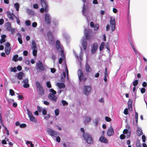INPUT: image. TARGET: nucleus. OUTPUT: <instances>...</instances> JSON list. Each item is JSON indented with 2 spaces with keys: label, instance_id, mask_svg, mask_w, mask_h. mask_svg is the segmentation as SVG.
Returning <instances> with one entry per match:
<instances>
[{
  "label": "nucleus",
  "instance_id": "obj_1",
  "mask_svg": "<svg viewBox=\"0 0 147 147\" xmlns=\"http://www.w3.org/2000/svg\"><path fill=\"white\" fill-rule=\"evenodd\" d=\"M84 36L82 38L81 44L83 49L86 51L87 45L86 40L90 41L93 38V33L92 30L88 29L85 28L84 29Z\"/></svg>",
  "mask_w": 147,
  "mask_h": 147
},
{
  "label": "nucleus",
  "instance_id": "obj_2",
  "mask_svg": "<svg viewBox=\"0 0 147 147\" xmlns=\"http://www.w3.org/2000/svg\"><path fill=\"white\" fill-rule=\"evenodd\" d=\"M47 132L51 136L56 138L57 142L59 143L61 142V138L59 137V132L49 128H47Z\"/></svg>",
  "mask_w": 147,
  "mask_h": 147
},
{
  "label": "nucleus",
  "instance_id": "obj_3",
  "mask_svg": "<svg viewBox=\"0 0 147 147\" xmlns=\"http://www.w3.org/2000/svg\"><path fill=\"white\" fill-rule=\"evenodd\" d=\"M47 68V66L46 65L43 64L42 61L40 60H39L36 63V69L38 72L46 71Z\"/></svg>",
  "mask_w": 147,
  "mask_h": 147
},
{
  "label": "nucleus",
  "instance_id": "obj_4",
  "mask_svg": "<svg viewBox=\"0 0 147 147\" xmlns=\"http://www.w3.org/2000/svg\"><path fill=\"white\" fill-rule=\"evenodd\" d=\"M82 137L86 143L89 145H92L94 143L93 139L92 136L88 133H86L82 135Z\"/></svg>",
  "mask_w": 147,
  "mask_h": 147
},
{
  "label": "nucleus",
  "instance_id": "obj_5",
  "mask_svg": "<svg viewBox=\"0 0 147 147\" xmlns=\"http://www.w3.org/2000/svg\"><path fill=\"white\" fill-rule=\"evenodd\" d=\"M78 77L79 83H84L87 79V77L85 76L82 70L79 69L78 71Z\"/></svg>",
  "mask_w": 147,
  "mask_h": 147
},
{
  "label": "nucleus",
  "instance_id": "obj_6",
  "mask_svg": "<svg viewBox=\"0 0 147 147\" xmlns=\"http://www.w3.org/2000/svg\"><path fill=\"white\" fill-rule=\"evenodd\" d=\"M47 35L49 43L52 46L55 45L54 36L52 32L50 31H49L47 33Z\"/></svg>",
  "mask_w": 147,
  "mask_h": 147
},
{
  "label": "nucleus",
  "instance_id": "obj_7",
  "mask_svg": "<svg viewBox=\"0 0 147 147\" xmlns=\"http://www.w3.org/2000/svg\"><path fill=\"white\" fill-rule=\"evenodd\" d=\"M49 91L51 92L50 93L48 96V98L49 99L51 100L52 101L56 102L57 100V97L55 95L56 94V92L53 88L49 89Z\"/></svg>",
  "mask_w": 147,
  "mask_h": 147
},
{
  "label": "nucleus",
  "instance_id": "obj_8",
  "mask_svg": "<svg viewBox=\"0 0 147 147\" xmlns=\"http://www.w3.org/2000/svg\"><path fill=\"white\" fill-rule=\"evenodd\" d=\"M35 85L36 89L38 91V94L40 96H42L45 94L44 88L40 83L38 81L36 82Z\"/></svg>",
  "mask_w": 147,
  "mask_h": 147
},
{
  "label": "nucleus",
  "instance_id": "obj_9",
  "mask_svg": "<svg viewBox=\"0 0 147 147\" xmlns=\"http://www.w3.org/2000/svg\"><path fill=\"white\" fill-rule=\"evenodd\" d=\"M31 47V49L32 50L33 55L34 57H36L37 55L38 49L35 41L34 40L32 41Z\"/></svg>",
  "mask_w": 147,
  "mask_h": 147
},
{
  "label": "nucleus",
  "instance_id": "obj_10",
  "mask_svg": "<svg viewBox=\"0 0 147 147\" xmlns=\"http://www.w3.org/2000/svg\"><path fill=\"white\" fill-rule=\"evenodd\" d=\"M40 4L42 5V8L40 9V11L41 13H42L44 11L47 12L49 10L48 5L47 2H40Z\"/></svg>",
  "mask_w": 147,
  "mask_h": 147
},
{
  "label": "nucleus",
  "instance_id": "obj_11",
  "mask_svg": "<svg viewBox=\"0 0 147 147\" xmlns=\"http://www.w3.org/2000/svg\"><path fill=\"white\" fill-rule=\"evenodd\" d=\"M91 90V87L89 85H84L83 88V93L86 96H88L90 94Z\"/></svg>",
  "mask_w": 147,
  "mask_h": 147
},
{
  "label": "nucleus",
  "instance_id": "obj_12",
  "mask_svg": "<svg viewBox=\"0 0 147 147\" xmlns=\"http://www.w3.org/2000/svg\"><path fill=\"white\" fill-rule=\"evenodd\" d=\"M45 21L46 24L47 25H49L51 22V18L48 13H46L44 14Z\"/></svg>",
  "mask_w": 147,
  "mask_h": 147
},
{
  "label": "nucleus",
  "instance_id": "obj_13",
  "mask_svg": "<svg viewBox=\"0 0 147 147\" xmlns=\"http://www.w3.org/2000/svg\"><path fill=\"white\" fill-rule=\"evenodd\" d=\"M28 117L29 118L30 121L33 122L35 123L37 122V119L36 117L34 116L30 112V110L28 109Z\"/></svg>",
  "mask_w": 147,
  "mask_h": 147
},
{
  "label": "nucleus",
  "instance_id": "obj_14",
  "mask_svg": "<svg viewBox=\"0 0 147 147\" xmlns=\"http://www.w3.org/2000/svg\"><path fill=\"white\" fill-rule=\"evenodd\" d=\"M98 45L97 43L94 42L93 43L91 50V52L92 54H94L96 52L98 48Z\"/></svg>",
  "mask_w": 147,
  "mask_h": 147
},
{
  "label": "nucleus",
  "instance_id": "obj_15",
  "mask_svg": "<svg viewBox=\"0 0 147 147\" xmlns=\"http://www.w3.org/2000/svg\"><path fill=\"white\" fill-rule=\"evenodd\" d=\"M131 129H125L123 131V134L126 135V138H129L131 135Z\"/></svg>",
  "mask_w": 147,
  "mask_h": 147
},
{
  "label": "nucleus",
  "instance_id": "obj_16",
  "mask_svg": "<svg viewBox=\"0 0 147 147\" xmlns=\"http://www.w3.org/2000/svg\"><path fill=\"white\" fill-rule=\"evenodd\" d=\"M88 7L87 5H84L82 11V12L83 15L86 17L87 20L88 22V14L86 12L87 10L88 9Z\"/></svg>",
  "mask_w": 147,
  "mask_h": 147
},
{
  "label": "nucleus",
  "instance_id": "obj_17",
  "mask_svg": "<svg viewBox=\"0 0 147 147\" xmlns=\"http://www.w3.org/2000/svg\"><path fill=\"white\" fill-rule=\"evenodd\" d=\"M10 44L8 42H7L5 46V52L7 55H9L11 51V48L10 47Z\"/></svg>",
  "mask_w": 147,
  "mask_h": 147
},
{
  "label": "nucleus",
  "instance_id": "obj_18",
  "mask_svg": "<svg viewBox=\"0 0 147 147\" xmlns=\"http://www.w3.org/2000/svg\"><path fill=\"white\" fill-rule=\"evenodd\" d=\"M114 134L113 128L111 126L109 127L107 131V134L108 136H113Z\"/></svg>",
  "mask_w": 147,
  "mask_h": 147
},
{
  "label": "nucleus",
  "instance_id": "obj_19",
  "mask_svg": "<svg viewBox=\"0 0 147 147\" xmlns=\"http://www.w3.org/2000/svg\"><path fill=\"white\" fill-rule=\"evenodd\" d=\"M127 26L130 32L131 31V17L130 16H127Z\"/></svg>",
  "mask_w": 147,
  "mask_h": 147
},
{
  "label": "nucleus",
  "instance_id": "obj_20",
  "mask_svg": "<svg viewBox=\"0 0 147 147\" xmlns=\"http://www.w3.org/2000/svg\"><path fill=\"white\" fill-rule=\"evenodd\" d=\"M6 13L8 17L11 20H14V18H15L16 17L13 13H11L9 11H7Z\"/></svg>",
  "mask_w": 147,
  "mask_h": 147
},
{
  "label": "nucleus",
  "instance_id": "obj_21",
  "mask_svg": "<svg viewBox=\"0 0 147 147\" xmlns=\"http://www.w3.org/2000/svg\"><path fill=\"white\" fill-rule=\"evenodd\" d=\"M99 141L102 143L107 144L109 143V141L105 137H100Z\"/></svg>",
  "mask_w": 147,
  "mask_h": 147
},
{
  "label": "nucleus",
  "instance_id": "obj_22",
  "mask_svg": "<svg viewBox=\"0 0 147 147\" xmlns=\"http://www.w3.org/2000/svg\"><path fill=\"white\" fill-rule=\"evenodd\" d=\"M5 27L7 31H11L12 32H13V31H14V30L13 31L12 30L11 24L9 22H7L6 23Z\"/></svg>",
  "mask_w": 147,
  "mask_h": 147
},
{
  "label": "nucleus",
  "instance_id": "obj_23",
  "mask_svg": "<svg viewBox=\"0 0 147 147\" xmlns=\"http://www.w3.org/2000/svg\"><path fill=\"white\" fill-rule=\"evenodd\" d=\"M135 122L136 124L134 122V120H133V124L134 126H138V113L136 111V110L135 109Z\"/></svg>",
  "mask_w": 147,
  "mask_h": 147
},
{
  "label": "nucleus",
  "instance_id": "obj_24",
  "mask_svg": "<svg viewBox=\"0 0 147 147\" xmlns=\"http://www.w3.org/2000/svg\"><path fill=\"white\" fill-rule=\"evenodd\" d=\"M56 85L60 89L65 88L66 86L65 83H63L61 82H57L56 83Z\"/></svg>",
  "mask_w": 147,
  "mask_h": 147
},
{
  "label": "nucleus",
  "instance_id": "obj_25",
  "mask_svg": "<svg viewBox=\"0 0 147 147\" xmlns=\"http://www.w3.org/2000/svg\"><path fill=\"white\" fill-rule=\"evenodd\" d=\"M132 100L129 98L127 102L128 107V109H131V111H132L133 109L132 108Z\"/></svg>",
  "mask_w": 147,
  "mask_h": 147
},
{
  "label": "nucleus",
  "instance_id": "obj_26",
  "mask_svg": "<svg viewBox=\"0 0 147 147\" xmlns=\"http://www.w3.org/2000/svg\"><path fill=\"white\" fill-rule=\"evenodd\" d=\"M63 74H61V83H65V78L66 76V74L65 72L63 71Z\"/></svg>",
  "mask_w": 147,
  "mask_h": 147
},
{
  "label": "nucleus",
  "instance_id": "obj_27",
  "mask_svg": "<svg viewBox=\"0 0 147 147\" xmlns=\"http://www.w3.org/2000/svg\"><path fill=\"white\" fill-rule=\"evenodd\" d=\"M91 120V118L88 116H86L85 117L84 120V123L85 125H87L90 122Z\"/></svg>",
  "mask_w": 147,
  "mask_h": 147
},
{
  "label": "nucleus",
  "instance_id": "obj_28",
  "mask_svg": "<svg viewBox=\"0 0 147 147\" xmlns=\"http://www.w3.org/2000/svg\"><path fill=\"white\" fill-rule=\"evenodd\" d=\"M137 135L138 136H140L143 134V132L142 129L138 127L137 130L136 131Z\"/></svg>",
  "mask_w": 147,
  "mask_h": 147
},
{
  "label": "nucleus",
  "instance_id": "obj_29",
  "mask_svg": "<svg viewBox=\"0 0 147 147\" xmlns=\"http://www.w3.org/2000/svg\"><path fill=\"white\" fill-rule=\"evenodd\" d=\"M55 47L58 52L61 51L62 50H64L63 46L62 45L56 46Z\"/></svg>",
  "mask_w": 147,
  "mask_h": 147
},
{
  "label": "nucleus",
  "instance_id": "obj_30",
  "mask_svg": "<svg viewBox=\"0 0 147 147\" xmlns=\"http://www.w3.org/2000/svg\"><path fill=\"white\" fill-rule=\"evenodd\" d=\"M85 69L86 71L87 72H90L92 70V69L89 64L87 63L85 65Z\"/></svg>",
  "mask_w": 147,
  "mask_h": 147
},
{
  "label": "nucleus",
  "instance_id": "obj_31",
  "mask_svg": "<svg viewBox=\"0 0 147 147\" xmlns=\"http://www.w3.org/2000/svg\"><path fill=\"white\" fill-rule=\"evenodd\" d=\"M24 74L22 72H20L18 74L17 78L19 80H21L22 78L24 76Z\"/></svg>",
  "mask_w": 147,
  "mask_h": 147
},
{
  "label": "nucleus",
  "instance_id": "obj_32",
  "mask_svg": "<svg viewBox=\"0 0 147 147\" xmlns=\"http://www.w3.org/2000/svg\"><path fill=\"white\" fill-rule=\"evenodd\" d=\"M63 37L66 40L67 43L68 42V40L69 38V35L65 32L63 33Z\"/></svg>",
  "mask_w": 147,
  "mask_h": 147
},
{
  "label": "nucleus",
  "instance_id": "obj_33",
  "mask_svg": "<svg viewBox=\"0 0 147 147\" xmlns=\"http://www.w3.org/2000/svg\"><path fill=\"white\" fill-rule=\"evenodd\" d=\"M1 38L0 40V43L2 44L5 41V38L6 36L5 35H2L1 36Z\"/></svg>",
  "mask_w": 147,
  "mask_h": 147
},
{
  "label": "nucleus",
  "instance_id": "obj_34",
  "mask_svg": "<svg viewBox=\"0 0 147 147\" xmlns=\"http://www.w3.org/2000/svg\"><path fill=\"white\" fill-rule=\"evenodd\" d=\"M29 15L35 16L36 14L32 10L28 8V16Z\"/></svg>",
  "mask_w": 147,
  "mask_h": 147
},
{
  "label": "nucleus",
  "instance_id": "obj_35",
  "mask_svg": "<svg viewBox=\"0 0 147 147\" xmlns=\"http://www.w3.org/2000/svg\"><path fill=\"white\" fill-rule=\"evenodd\" d=\"M128 40L129 42H130L132 41V34H131V31L130 32L129 31V29H128Z\"/></svg>",
  "mask_w": 147,
  "mask_h": 147
},
{
  "label": "nucleus",
  "instance_id": "obj_36",
  "mask_svg": "<svg viewBox=\"0 0 147 147\" xmlns=\"http://www.w3.org/2000/svg\"><path fill=\"white\" fill-rule=\"evenodd\" d=\"M110 23L111 25H115V21L114 18H111L110 21Z\"/></svg>",
  "mask_w": 147,
  "mask_h": 147
},
{
  "label": "nucleus",
  "instance_id": "obj_37",
  "mask_svg": "<svg viewBox=\"0 0 147 147\" xmlns=\"http://www.w3.org/2000/svg\"><path fill=\"white\" fill-rule=\"evenodd\" d=\"M105 46V43L104 42H101L99 47V50L100 51H101L102 50H103Z\"/></svg>",
  "mask_w": 147,
  "mask_h": 147
},
{
  "label": "nucleus",
  "instance_id": "obj_38",
  "mask_svg": "<svg viewBox=\"0 0 147 147\" xmlns=\"http://www.w3.org/2000/svg\"><path fill=\"white\" fill-rule=\"evenodd\" d=\"M93 121V122L95 123V126H97L99 123V119L97 117Z\"/></svg>",
  "mask_w": 147,
  "mask_h": 147
},
{
  "label": "nucleus",
  "instance_id": "obj_39",
  "mask_svg": "<svg viewBox=\"0 0 147 147\" xmlns=\"http://www.w3.org/2000/svg\"><path fill=\"white\" fill-rule=\"evenodd\" d=\"M47 109L46 107H43L42 111V115H46L47 113Z\"/></svg>",
  "mask_w": 147,
  "mask_h": 147
},
{
  "label": "nucleus",
  "instance_id": "obj_40",
  "mask_svg": "<svg viewBox=\"0 0 147 147\" xmlns=\"http://www.w3.org/2000/svg\"><path fill=\"white\" fill-rule=\"evenodd\" d=\"M23 83L24 84L23 86L25 88H27L28 87V80L26 79L24 80L23 81Z\"/></svg>",
  "mask_w": 147,
  "mask_h": 147
},
{
  "label": "nucleus",
  "instance_id": "obj_41",
  "mask_svg": "<svg viewBox=\"0 0 147 147\" xmlns=\"http://www.w3.org/2000/svg\"><path fill=\"white\" fill-rule=\"evenodd\" d=\"M63 60H64V61L63 63V64L64 66V68L65 69V71H68V69L67 68V65L66 64V60H65V59H63Z\"/></svg>",
  "mask_w": 147,
  "mask_h": 147
},
{
  "label": "nucleus",
  "instance_id": "obj_42",
  "mask_svg": "<svg viewBox=\"0 0 147 147\" xmlns=\"http://www.w3.org/2000/svg\"><path fill=\"white\" fill-rule=\"evenodd\" d=\"M53 24L55 26H57L59 24L58 20L56 19H54L53 20Z\"/></svg>",
  "mask_w": 147,
  "mask_h": 147
},
{
  "label": "nucleus",
  "instance_id": "obj_43",
  "mask_svg": "<svg viewBox=\"0 0 147 147\" xmlns=\"http://www.w3.org/2000/svg\"><path fill=\"white\" fill-rule=\"evenodd\" d=\"M130 109H128V108H125L124 110V114L126 115H129V111H130L129 110Z\"/></svg>",
  "mask_w": 147,
  "mask_h": 147
},
{
  "label": "nucleus",
  "instance_id": "obj_44",
  "mask_svg": "<svg viewBox=\"0 0 147 147\" xmlns=\"http://www.w3.org/2000/svg\"><path fill=\"white\" fill-rule=\"evenodd\" d=\"M17 35L18 36V40L19 41V43L20 44H22V41L21 38V34H20L18 33L17 34Z\"/></svg>",
  "mask_w": 147,
  "mask_h": 147
},
{
  "label": "nucleus",
  "instance_id": "obj_45",
  "mask_svg": "<svg viewBox=\"0 0 147 147\" xmlns=\"http://www.w3.org/2000/svg\"><path fill=\"white\" fill-rule=\"evenodd\" d=\"M73 53H74V54L76 56V58L78 59V61L80 62V67H82V64H81V60H80L79 59H78L79 56L77 55L76 53V52L74 50H73Z\"/></svg>",
  "mask_w": 147,
  "mask_h": 147
},
{
  "label": "nucleus",
  "instance_id": "obj_46",
  "mask_svg": "<svg viewBox=\"0 0 147 147\" xmlns=\"http://www.w3.org/2000/svg\"><path fill=\"white\" fill-rule=\"evenodd\" d=\"M14 7L16 9L17 11H18L19 10L20 5L18 3H16L14 4Z\"/></svg>",
  "mask_w": 147,
  "mask_h": 147
},
{
  "label": "nucleus",
  "instance_id": "obj_47",
  "mask_svg": "<svg viewBox=\"0 0 147 147\" xmlns=\"http://www.w3.org/2000/svg\"><path fill=\"white\" fill-rule=\"evenodd\" d=\"M46 86L47 87L49 88H51V83L50 81H49L46 82Z\"/></svg>",
  "mask_w": 147,
  "mask_h": 147
},
{
  "label": "nucleus",
  "instance_id": "obj_48",
  "mask_svg": "<svg viewBox=\"0 0 147 147\" xmlns=\"http://www.w3.org/2000/svg\"><path fill=\"white\" fill-rule=\"evenodd\" d=\"M61 102L63 106H67L68 104V102L65 100H61Z\"/></svg>",
  "mask_w": 147,
  "mask_h": 147
},
{
  "label": "nucleus",
  "instance_id": "obj_49",
  "mask_svg": "<svg viewBox=\"0 0 147 147\" xmlns=\"http://www.w3.org/2000/svg\"><path fill=\"white\" fill-rule=\"evenodd\" d=\"M66 76V80L69 82V83H70V81L69 80V72L68 71H65Z\"/></svg>",
  "mask_w": 147,
  "mask_h": 147
},
{
  "label": "nucleus",
  "instance_id": "obj_50",
  "mask_svg": "<svg viewBox=\"0 0 147 147\" xmlns=\"http://www.w3.org/2000/svg\"><path fill=\"white\" fill-rule=\"evenodd\" d=\"M138 80H134L133 82V85L134 86H136L138 84Z\"/></svg>",
  "mask_w": 147,
  "mask_h": 147
},
{
  "label": "nucleus",
  "instance_id": "obj_51",
  "mask_svg": "<svg viewBox=\"0 0 147 147\" xmlns=\"http://www.w3.org/2000/svg\"><path fill=\"white\" fill-rule=\"evenodd\" d=\"M54 113L55 115L56 116H58L59 113V109H56L54 111Z\"/></svg>",
  "mask_w": 147,
  "mask_h": 147
},
{
  "label": "nucleus",
  "instance_id": "obj_52",
  "mask_svg": "<svg viewBox=\"0 0 147 147\" xmlns=\"http://www.w3.org/2000/svg\"><path fill=\"white\" fill-rule=\"evenodd\" d=\"M37 110L39 112V113L41 112L43 109V108H42L40 106H37Z\"/></svg>",
  "mask_w": 147,
  "mask_h": 147
},
{
  "label": "nucleus",
  "instance_id": "obj_53",
  "mask_svg": "<svg viewBox=\"0 0 147 147\" xmlns=\"http://www.w3.org/2000/svg\"><path fill=\"white\" fill-rule=\"evenodd\" d=\"M33 8L36 9H37L39 8V5L37 3H35L33 4Z\"/></svg>",
  "mask_w": 147,
  "mask_h": 147
},
{
  "label": "nucleus",
  "instance_id": "obj_54",
  "mask_svg": "<svg viewBox=\"0 0 147 147\" xmlns=\"http://www.w3.org/2000/svg\"><path fill=\"white\" fill-rule=\"evenodd\" d=\"M93 28L94 31H97L99 28V26L98 24H96L95 25L94 27Z\"/></svg>",
  "mask_w": 147,
  "mask_h": 147
},
{
  "label": "nucleus",
  "instance_id": "obj_55",
  "mask_svg": "<svg viewBox=\"0 0 147 147\" xmlns=\"http://www.w3.org/2000/svg\"><path fill=\"white\" fill-rule=\"evenodd\" d=\"M126 138V135H124L123 134H121L120 136V138L121 140H123Z\"/></svg>",
  "mask_w": 147,
  "mask_h": 147
},
{
  "label": "nucleus",
  "instance_id": "obj_56",
  "mask_svg": "<svg viewBox=\"0 0 147 147\" xmlns=\"http://www.w3.org/2000/svg\"><path fill=\"white\" fill-rule=\"evenodd\" d=\"M105 119L107 122H110L111 121V118L107 116L105 117Z\"/></svg>",
  "mask_w": 147,
  "mask_h": 147
},
{
  "label": "nucleus",
  "instance_id": "obj_57",
  "mask_svg": "<svg viewBox=\"0 0 147 147\" xmlns=\"http://www.w3.org/2000/svg\"><path fill=\"white\" fill-rule=\"evenodd\" d=\"M132 48L134 51V52H135L136 54H139V53H140V52L136 50L134 46H132Z\"/></svg>",
  "mask_w": 147,
  "mask_h": 147
},
{
  "label": "nucleus",
  "instance_id": "obj_58",
  "mask_svg": "<svg viewBox=\"0 0 147 147\" xmlns=\"http://www.w3.org/2000/svg\"><path fill=\"white\" fill-rule=\"evenodd\" d=\"M44 116V118L46 120H48L50 117V116L49 114H47L46 115Z\"/></svg>",
  "mask_w": 147,
  "mask_h": 147
},
{
  "label": "nucleus",
  "instance_id": "obj_59",
  "mask_svg": "<svg viewBox=\"0 0 147 147\" xmlns=\"http://www.w3.org/2000/svg\"><path fill=\"white\" fill-rule=\"evenodd\" d=\"M59 53H60V55L61 56V57H65V55L64 53V50H62L61 51H60L59 52Z\"/></svg>",
  "mask_w": 147,
  "mask_h": 147
},
{
  "label": "nucleus",
  "instance_id": "obj_60",
  "mask_svg": "<svg viewBox=\"0 0 147 147\" xmlns=\"http://www.w3.org/2000/svg\"><path fill=\"white\" fill-rule=\"evenodd\" d=\"M80 56L79 57V58H80V59H82V55L83 53V49L82 47H80Z\"/></svg>",
  "mask_w": 147,
  "mask_h": 147
},
{
  "label": "nucleus",
  "instance_id": "obj_61",
  "mask_svg": "<svg viewBox=\"0 0 147 147\" xmlns=\"http://www.w3.org/2000/svg\"><path fill=\"white\" fill-rule=\"evenodd\" d=\"M18 55H16L13 56V60L15 61H18Z\"/></svg>",
  "mask_w": 147,
  "mask_h": 147
},
{
  "label": "nucleus",
  "instance_id": "obj_62",
  "mask_svg": "<svg viewBox=\"0 0 147 147\" xmlns=\"http://www.w3.org/2000/svg\"><path fill=\"white\" fill-rule=\"evenodd\" d=\"M10 69L11 72H15L16 71V69L15 67H11Z\"/></svg>",
  "mask_w": 147,
  "mask_h": 147
},
{
  "label": "nucleus",
  "instance_id": "obj_63",
  "mask_svg": "<svg viewBox=\"0 0 147 147\" xmlns=\"http://www.w3.org/2000/svg\"><path fill=\"white\" fill-rule=\"evenodd\" d=\"M29 146H30V147H33L34 144L32 143V142L28 141V147H29Z\"/></svg>",
  "mask_w": 147,
  "mask_h": 147
},
{
  "label": "nucleus",
  "instance_id": "obj_64",
  "mask_svg": "<svg viewBox=\"0 0 147 147\" xmlns=\"http://www.w3.org/2000/svg\"><path fill=\"white\" fill-rule=\"evenodd\" d=\"M142 141L143 142H145L146 140V137L144 135H142Z\"/></svg>",
  "mask_w": 147,
  "mask_h": 147
}]
</instances>
